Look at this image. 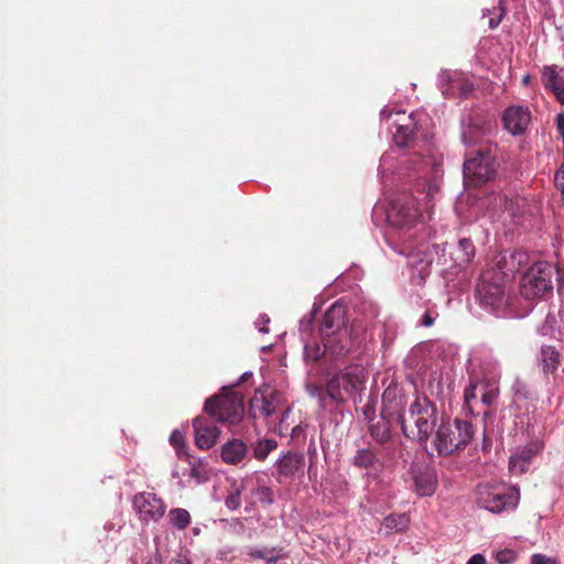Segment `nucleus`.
Listing matches in <instances>:
<instances>
[{"label":"nucleus","instance_id":"8","mask_svg":"<svg viewBox=\"0 0 564 564\" xmlns=\"http://www.w3.org/2000/svg\"><path fill=\"white\" fill-rule=\"evenodd\" d=\"M555 268L549 262L534 263L521 278L520 293L528 300L541 299L553 292Z\"/></svg>","mask_w":564,"mask_h":564},{"label":"nucleus","instance_id":"47","mask_svg":"<svg viewBox=\"0 0 564 564\" xmlns=\"http://www.w3.org/2000/svg\"><path fill=\"white\" fill-rule=\"evenodd\" d=\"M433 323L434 318L429 313H425L422 317V325L425 327H430L433 325Z\"/></svg>","mask_w":564,"mask_h":564},{"label":"nucleus","instance_id":"43","mask_svg":"<svg viewBox=\"0 0 564 564\" xmlns=\"http://www.w3.org/2000/svg\"><path fill=\"white\" fill-rule=\"evenodd\" d=\"M502 15H503V12L500 10V12H499L497 18H490L488 20L489 28L490 29H496L500 24V22L502 20Z\"/></svg>","mask_w":564,"mask_h":564},{"label":"nucleus","instance_id":"27","mask_svg":"<svg viewBox=\"0 0 564 564\" xmlns=\"http://www.w3.org/2000/svg\"><path fill=\"white\" fill-rule=\"evenodd\" d=\"M479 381L471 380L464 391L465 409L471 416H476L480 412L477 406V390L479 389Z\"/></svg>","mask_w":564,"mask_h":564},{"label":"nucleus","instance_id":"45","mask_svg":"<svg viewBox=\"0 0 564 564\" xmlns=\"http://www.w3.org/2000/svg\"><path fill=\"white\" fill-rule=\"evenodd\" d=\"M467 564H486V558L481 554H475L468 560Z\"/></svg>","mask_w":564,"mask_h":564},{"label":"nucleus","instance_id":"31","mask_svg":"<svg viewBox=\"0 0 564 564\" xmlns=\"http://www.w3.org/2000/svg\"><path fill=\"white\" fill-rule=\"evenodd\" d=\"M192 467L189 470V476L195 480L196 484H203L209 479V469L207 464L204 462L195 460L194 463H191Z\"/></svg>","mask_w":564,"mask_h":564},{"label":"nucleus","instance_id":"39","mask_svg":"<svg viewBox=\"0 0 564 564\" xmlns=\"http://www.w3.org/2000/svg\"><path fill=\"white\" fill-rule=\"evenodd\" d=\"M459 248L465 252L467 261L470 259L471 256H474L475 248H474L471 240L466 239V238L460 239Z\"/></svg>","mask_w":564,"mask_h":564},{"label":"nucleus","instance_id":"20","mask_svg":"<svg viewBox=\"0 0 564 564\" xmlns=\"http://www.w3.org/2000/svg\"><path fill=\"white\" fill-rule=\"evenodd\" d=\"M427 249V246L422 245L408 253V265L415 270L421 279L429 275L430 265L433 262V257Z\"/></svg>","mask_w":564,"mask_h":564},{"label":"nucleus","instance_id":"54","mask_svg":"<svg viewBox=\"0 0 564 564\" xmlns=\"http://www.w3.org/2000/svg\"><path fill=\"white\" fill-rule=\"evenodd\" d=\"M500 200H505V203H507V196H500Z\"/></svg>","mask_w":564,"mask_h":564},{"label":"nucleus","instance_id":"19","mask_svg":"<svg viewBox=\"0 0 564 564\" xmlns=\"http://www.w3.org/2000/svg\"><path fill=\"white\" fill-rule=\"evenodd\" d=\"M541 79L544 88L551 91L560 104L564 105V78L557 67L555 65L544 66Z\"/></svg>","mask_w":564,"mask_h":564},{"label":"nucleus","instance_id":"26","mask_svg":"<svg viewBox=\"0 0 564 564\" xmlns=\"http://www.w3.org/2000/svg\"><path fill=\"white\" fill-rule=\"evenodd\" d=\"M282 547L251 549L248 556L252 560H263L267 564H275L283 556Z\"/></svg>","mask_w":564,"mask_h":564},{"label":"nucleus","instance_id":"37","mask_svg":"<svg viewBox=\"0 0 564 564\" xmlns=\"http://www.w3.org/2000/svg\"><path fill=\"white\" fill-rule=\"evenodd\" d=\"M225 505L227 506V508H229L230 510H236L240 507L241 505V500H240V491L238 489H235L234 491H231L226 500H225Z\"/></svg>","mask_w":564,"mask_h":564},{"label":"nucleus","instance_id":"16","mask_svg":"<svg viewBox=\"0 0 564 564\" xmlns=\"http://www.w3.org/2000/svg\"><path fill=\"white\" fill-rule=\"evenodd\" d=\"M213 417L197 416L193 420L195 443L200 449L212 448L219 436V429L212 421Z\"/></svg>","mask_w":564,"mask_h":564},{"label":"nucleus","instance_id":"10","mask_svg":"<svg viewBox=\"0 0 564 564\" xmlns=\"http://www.w3.org/2000/svg\"><path fill=\"white\" fill-rule=\"evenodd\" d=\"M380 116L387 122L392 120L391 124L395 127L393 141L398 147H409L414 141L417 123L413 113L406 115L404 111L392 113L389 109H383Z\"/></svg>","mask_w":564,"mask_h":564},{"label":"nucleus","instance_id":"25","mask_svg":"<svg viewBox=\"0 0 564 564\" xmlns=\"http://www.w3.org/2000/svg\"><path fill=\"white\" fill-rule=\"evenodd\" d=\"M393 421L380 416L376 423L370 424L369 433L371 437L379 444H384L391 438V423Z\"/></svg>","mask_w":564,"mask_h":564},{"label":"nucleus","instance_id":"28","mask_svg":"<svg viewBox=\"0 0 564 564\" xmlns=\"http://www.w3.org/2000/svg\"><path fill=\"white\" fill-rule=\"evenodd\" d=\"M325 349L334 356H339L347 349L348 332L346 335L322 337Z\"/></svg>","mask_w":564,"mask_h":564},{"label":"nucleus","instance_id":"46","mask_svg":"<svg viewBox=\"0 0 564 564\" xmlns=\"http://www.w3.org/2000/svg\"><path fill=\"white\" fill-rule=\"evenodd\" d=\"M555 268V271H554V274L556 273L557 278V282H558V285L563 284L564 283V269L557 267V265H554Z\"/></svg>","mask_w":564,"mask_h":564},{"label":"nucleus","instance_id":"34","mask_svg":"<svg viewBox=\"0 0 564 564\" xmlns=\"http://www.w3.org/2000/svg\"><path fill=\"white\" fill-rule=\"evenodd\" d=\"M327 349H325V346H321L319 344H306L304 347V357L306 360L311 361H317L319 360Z\"/></svg>","mask_w":564,"mask_h":564},{"label":"nucleus","instance_id":"50","mask_svg":"<svg viewBox=\"0 0 564 564\" xmlns=\"http://www.w3.org/2000/svg\"><path fill=\"white\" fill-rule=\"evenodd\" d=\"M252 376L251 372H245L243 375H241V377L239 378V381H238V384L247 381L250 377Z\"/></svg>","mask_w":564,"mask_h":564},{"label":"nucleus","instance_id":"7","mask_svg":"<svg viewBox=\"0 0 564 564\" xmlns=\"http://www.w3.org/2000/svg\"><path fill=\"white\" fill-rule=\"evenodd\" d=\"M204 410L218 422L235 424L243 414V397L231 388H223L220 395L206 400Z\"/></svg>","mask_w":564,"mask_h":564},{"label":"nucleus","instance_id":"17","mask_svg":"<svg viewBox=\"0 0 564 564\" xmlns=\"http://www.w3.org/2000/svg\"><path fill=\"white\" fill-rule=\"evenodd\" d=\"M505 128L513 135L521 134L528 128L531 113L528 108L521 106L509 107L503 113Z\"/></svg>","mask_w":564,"mask_h":564},{"label":"nucleus","instance_id":"24","mask_svg":"<svg viewBox=\"0 0 564 564\" xmlns=\"http://www.w3.org/2000/svg\"><path fill=\"white\" fill-rule=\"evenodd\" d=\"M352 464L358 468L373 470H377L381 467L380 459L377 457L376 453L369 447L359 448L352 458Z\"/></svg>","mask_w":564,"mask_h":564},{"label":"nucleus","instance_id":"44","mask_svg":"<svg viewBox=\"0 0 564 564\" xmlns=\"http://www.w3.org/2000/svg\"><path fill=\"white\" fill-rule=\"evenodd\" d=\"M170 441L173 445L177 446L178 444L183 443V436L180 432L174 431L170 436Z\"/></svg>","mask_w":564,"mask_h":564},{"label":"nucleus","instance_id":"4","mask_svg":"<svg viewBox=\"0 0 564 564\" xmlns=\"http://www.w3.org/2000/svg\"><path fill=\"white\" fill-rule=\"evenodd\" d=\"M475 431L471 423L466 420L455 419L453 424L442 422L433 437V445L440 456H451L464 449L474 437Z\"/></svg>","mask_w":564,"mask_h":564},{"label":"nucleus","instance_id":"2","mask_svg":"<svg viewBox=\"0 0 564 564\" xmlns=\"http://www.w3.org/2000/svg\"><path fill=\"white\" fill-rule=\"evenodd\" d=\"M365 383L366 375L364 368L355 365L334 375L327 381L326 389L316 387L315 390L321 405L325 408L327 399L343 403L347 398L355 397L356 393L361 392L365 389Z\"/></svg>","mask_w":564,"mask_h":564},{"label":"nucleus","instance_id":"48","mask_svg":"<svg viewBox=\"0 0 564 564\" xmlns=\"http://www.w3.org/2000/svg\"><path fill=\"white\" fill-rule=\"evenodd\" d=\"M260 319H261L262 326H260L259 330L262 333H268L269 328L267 327V324H269L270 318L267 315H262V316H260Z\"/></svg>","mask_w":564,"mask_h":564},{"label":"nucleus","instance_id":"22","mask_svg":"<svg viewBox=\"0 0 564 564\" xmlns=\"http://www.w3.org/2000/svg\"><path fill=\"white\" fill-rule=\"evenodd\" d=\"M221 459L229 465H237L247 455V445L238 438L226 442L221 447Z\"/></svg>","mask_w":564,"mask_h":564},{"label":"nucleus","instance_id":"35","mask_svg":"<svg viewBox=\"0 0 564 564\" xmlns=\"http://www.w3.org/2000/svg\"><path fill=\"white\" fill-rule=\"evenodd\" d=\"M406 517L405 514H390L388 517L384 518L383 520V525L387 528V529H397V530H402L405 524H406Z\"/></svg>","mask_w":564,"mask_h":564},{"label":"nucleus","instance_id":"29","mask_svg":"<svg viewBox=\"0 0 564 564\" xmlns=\"http://www.w3.org/2000/svg\"><path fill=\"white\" fill-rule=\"evenodd\" d=\"M486 134V129L480 124H468L464 128L462 133V140L466 145L478 144Z\"/></svg>","mask_w":564,"mask_h":564},{"label":"nucleus","instance_id":"6","mask_svg":"<svg viewBox=\"0 0 564 564\" xmlns=\"http://www.w3.org/2000/svg\"><path fill=\"white\" fill-rule=\"evenodd\" d=\"M477 505L492 513L513 509L518 506L520 491L518 488L502 482H484L477 486Z\"/></svg>","mask_w":564,"mask_h":564},{"label":"nucleus","instance_id":"12","mask_svg":"<svg viewBox=\"0 0 564 564\" xmlns=\"http://www.w3.org/2000/svg\"><path fill=\"white\" fill-rule=\"evenodd\" d=\"M132 505L141 520H159L165 512L161 498L152 492H139L133 497Z\"/></svg>","mask_w":564,"mask_h":564},{"label":"nucleus","instance_id":"1","mask_svg":"<svg viewBox=\"0 0 564 564\" xmlns=\"http://www.w3.org/2000/svg\"><path fill=\"white\" fill-rule=\"evenodd\" d=\"M438 411L433 401L426 395H416L409 406L408 416L402 422V433L405 437L426 444L437 426Z\"/></svg>","mask_w":564,"mask_h":564},{"label":"nucleus","instance_id":"30","mask_svg":"<svg viewBox=\"0 0 564 564\" xmlns=\"http://www.w3.org/2000/svg\"><path fill=\"white\" fill-rule=\"evenodd\" d=\"M479 390L481 394L480 403L489 408L498 398L499 388L495 382L489 380L479 381Z\"/></svg>","mask_w":564,"mask_h":564},{"label":"nucleus","instance_id":"18","mask_svg":"<svg viewBox=\"0 0 564 564\" xmlns=\"http://www.w3.org/2000/svg\"><path fill=\"white\" fill-rule=\"evenodd\" d=\"M542 449L539 443H531L520 448L509 459V469L511 473L522 475L528 470V466L533 456Z\"/></svg>","mask_w":564,"mask_h":564},{"label":"nucleus","instance_id":"56","mask_svg":"<svg viewBox=\"0 0 564 564\" xmlns=\"http://www.w3.org/2000/svg\"><path fill=\"white\" fill-rule=\"evenodd\" d=\"M561 194H562V199H563V203H564V189L561 191Z\"/></svg>","mask_w":564,"mask_h":564},{"label":"nucleus","instance_id":"15","mask_svg":"<svg viewBox=\"0 0 564 564\" xmlns=\"http://www.w3.org/2000/svg\"><path fill=\"white\" fill-rule=\"evenodd\" d=\"M406 401L405 397L397 390L388 389L382 394L381 415L391 421H395L402 426L405 421L404 414Z\"/></svg>","mask_w":564,"mask_h":564},{"label":"nucleus","instance_id":"42","mask_svg":"<svg viewBox=\"0 0 564 564\" xmlns=\"http://www.w3.org/2000/svg\"><path fill=\"white\" fill-rule=\"evenodd\" d=\"M556 127L564 141V113H560L556 117Z\"/></svg>","mask_w":564,"mask_h":564},{"label":"nucleus","instance_id":"52","mask_svg":"<svg viewBox=\"0 0 564 564\" xmlns=\"http://www.w3.org/2000/svg\"><path fill=\"white\" fill-rule=\"evenodd\" d=\"M522 83H523V85H528L530 83V76L529 75L524 76L522 78Z\"/></svg>","mask_w":564,"mask_h":564},{"label":"nucleus","instance_id":"40","mask_svg":"<svg viewBox=\"0 0 564 564\" xmlns=\"http://www.w3.org/2000/svg\"><path fill=\"white\" fill-rule=\"evenodd\" d=\"M554 183L558 191L564 189V162L561 164L554 175Z\"/></svg>","mask_w":564,"mask_h":564},{"label":"nucleus","instance_id":"38","mask_svg":"<svg viewBox=\"0 0 564 564\" xmlns=\"http://www.w3.org/2000/svg\"><path fill=\"white\" fill-rule=\"evenodd\" d=\"M365 420L372 421L376 413V402L371 399L361 409Z\"/></svg>","mask_w":564,"mask_h":564},{"label":"nucleus","instance_id":"23","mask_svg":"<svg viewBox=\"0 0 564 564\" xmlns=\"http://www.w3.org/2000/svg\"><path fill=\"white\" fill-rule=\"evenodd\" d=\"M304 455L301 453H288L282 456L278 464L276 469L280 476L285 478L293 477L304 466Z\"/></svg>","mask_w":564,"mask_h":564},{"label":"nucleus","instance_id":"5","mask_svg":"<svg viewBox=\"0 0 564 564\" xmlns=\"http://www.w3.org/2000/svg\"><path fill=\"white\" fill-rule=\"evenodd\" d=\"M506 274L501 271L489 270L481 275L477 285L480 304L490 308L497 315H508L510 297L505 285Z\"/></svg>","mask_w":564,"mask_h":564},{"label":"nucleus","instance_id":"11","mask_svg":"<svg viewBox=\"0 0 564 564\" xmlns=\"http://www.w3.org/2000/svg\"><path fill=\"white\" fill-rule=\"evenodd\" d=\"M282 394L278 390L269 393L256 391L249 401V413L253 419L269 417L280 408Z\"/></svg>","mask_w":564,"mask_h":564},{"label":"nucleus","instance_id":"36","mask_svg":"<svg viewBox=\"0 0 564 564\" xmlns=\"http://www.w3.org/2000/svg\"><path fill=\"white\" fill-rule=\"evenodd\" d=\"M453 88L458 89L459 96L467 98L474 91V84L468 79L453 80Z\"/></svg>","mask_w":564,"mask_h":564},{"label":"nucleus","instance_id":"13","mask_svg":"<svg viewBox=\"0 0 564 564\" xmlns=\"http://www.w3.org/2000/svg\"><path fill=\"white\" fill-rule=\"evenodd\" d=\"M346 310L339 303H334L324 314L319 333L322 337L346 335Z\"/></svg>","mask_w":564,"mask_h":564},{"label":"nucleus","instance_id":"9","mask_svg":"<svg viewBox=\"0 0 564 564\" xmlns=\"http://www.w3.org/2000/svg\"><path fill=\"white\" fill-rule=\"evenodd\" d=\"M420 215L416 199L410 194H401L392 199L387 216L392 226L404 228L412 227Z\"/></svg>","mask_w":564,"mask_h":564},{"label":"nucleus","instance_id":"21","mask_svg":"<svg viewBox=\"0 0 564 564\" xmlns=\"http://www.w3.org/2000/svg\"><path fill=\"white\" fill-rule=\"evenodd\" d=\"M561 352L554 346L542 345L538 355V364L544 375L554 373L561 365Z\"/></svg>","mask_w":564,"mask_h":564},{"label":"nucleus","instance_id":"55","mask_svg":"<svg viewBox=\"0 0 564 564\" xmlns=\"http://www.w3.org/2000/svg\"><path fill=\"white\" fill-rule=\"evenodd\" d=\"M263 491L267 492L268 495H270V489L269 488H263Z\"/></svg>","mask_w":564,"mask_h":564},{"label":"nucleus","instance_id":"14","mask_svg":"<svg viewBox=\"0 0 564 564\" xmlns=\"http://www.w3.org/2000/svg\"><path fill=\"white\" fill-rule=\"evenodd\" d=\"M414 491L420 497H430L437 489L436 470L425 464H416L411 469Z\"/></svg>","mask_w":564,"mask_h":564},{"label":"nucleus","instance_id":"49","mask_svg":"<svg viewBox=\"0 0 564 564\" xmlns=\"http://www.w3.org/2000/svg\"><path fill=\"white\" fill-rule=\"evenodd\" d=\"M145 564H161V557L159 553L156 552L155 556L148 561Z\"/></svg>","mask_w":564,"mask_h":564},{"label":"nucleus","instance_id":"51","mask_svg":"<svg viewBox=\"0 0 564 564\" xmlns=\"http://www.w3.org/2000/svg\"><path fill=\"white\" fill-rule=\"evenodd\" d=\"M437 191V187L436 186H432V185H429V189H427V197H432L433 196V193Z\"/></svg>","mask_w":564,"mask_h":564},{"label":"nucleus","instance_id":"33","mask_svg":"<svg viewBox=\"0 0 564 564\" xmlns=\"http://www.w3.org/2000/svg\"><path fill=\"white\" fill-rule=\"evenodd\" d=\"M276 447V442L273 440L259 441L253 447V456L258 460L267 458L269 453Z\"/></svg>","mask_w":564,"mask_h":564},{"label":"nucleus","instance_id":"53","mask_svg":"<svg viewBox=\"0 0 564 564\" xmlns=\"http://www.w3.org/2000/svg\"><path fill=\"white\" fill-rule=\"evenodd\" d=\"M171 564H191V563L185 562V561H175L174 563H171Z\"/></svg>","mask_w":564,"mask_h":564},{"label":"nucleus","instance_id":"3","mask_svg":"<svg viewBox=\"0 0 564 564\" xmlns=\"http://www.w3.org/2000/svg\"><path fill=\"white\" fill-rule=\"evenodd\" d=\"M498 161L491 145L480 147L465 154L464 183L467 187H480L495 180Z\"/></svg>","mask_w":564,"mask_h":564},{"label":"nucleus","instance_id":"32","mask_svg":"<svg viewBox=\"0 0 564 564\" xmlns=\"http://www.w3.org/2000/svg\"><path fill=\"white\" fill-rule=\"evenodd\" d=\"M169 518L171 523L180 530L187 528L191 521L188 511L182 508L172 509L169 513Z\"/></svg>","mask_w":564,"mask_h":564},{"label":"nucleus","instance_id":"41","mask_svg":"<svg viewBox=\"0 0 564 564\" xmlns=\"http://www.w3.org/2000/svg\"><path fill=\"white\" fill-rule=\"evenodd\" d=\"M531 564H556V561L543 554L536 553L531 556Z\"/></svg>","mask_w":564,"mask_h":564}]
</instances>
